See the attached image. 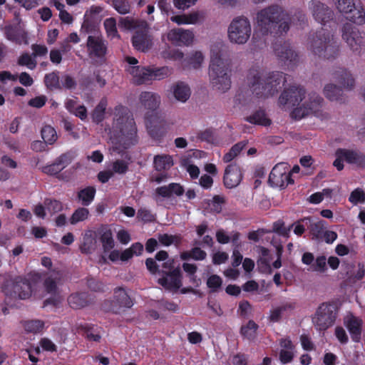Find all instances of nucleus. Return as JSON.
<instances>
[{
	"label": "nucleus",
	"mask_w": 365,
	"mask_h": 365,
	"mask_svg": "<svg viewBox=\"0 0 365 365\" xmlns=\"http://www.w3.org/2000/svg\"><path fill=\"white\" fill-rule=\"evenodd\" d=\"M247 84L252 93L258 98H268L277 93L286 82L285 74L279 71L264 73L259 68L249 70Z\"/></svg>",
	"instance_id": "obj_1"
},
{
	"label": "nucleus",
	"mask_w": 365,
	"mask_h": 365,
	"mask_svg": "<svg viewBox=\"0 0 365 365\" xmlns=\"http://www.w3.org/2000/svg\"><path fill=\"white\" fill-rule=\"evenodd\" d=\"M256 19L257 26L264 35L281 36L286 34L292 22L289 13L277 4L259 11Z\"/></svg>",
	"instance_id": "obj_2"
},
{
	"label": "nucleus",
	"mask_w": 365,
	"mask_h": 365,
	"mask_svg": "<svg viewBox=\"0 0 365 365\" xmlns=\"http://www.w3.org/2000/svg\"><path fill=\"white\" fill-rule=\"evenodd\" d=\"M231 61L220 51H212L209 66V79L212 86L222 93L231 87Z\"/></svg>",
	"instance_id": "obj_3"
},
{
	"label": "nucleus",
	"mask_w": 365,
	"mask_h": 365,
	"mask_svg": "<svg viewBox=\"0 0 365 365\" xmlns=\"http://www.w3.org/2000/svg\"><path fill=\"white\" fill-rule=\"evenodd\" d=\"M310 48L314 55L326 59L334 58L339 53V46L333 35L323 29L312 38Z\"/></svg>",
	"instance_id": "obj_4"
},
{
	"label": "nucleus",
	"mask_w": 365,
	"mask_h": 365,
	"mask_svg": "<svg viewBox=\"0 0 365 365\" xmlns=\"http://www.w3.org/2000/svg\"><path fill=\"white\" fill-rule=\"evenodd\" d=\"M252 26L250 20L243 16L234 18L227 28L229 41L235 44L246 43L250 38Z\"/></svg>",
	"instance_id": "obj_5"
},
{
	"label": "nucleus",
	"mask_w": 365,
	"mask_h": 365,
	"mask_svg": "<svg viewBox=\"0 0 365 365\" xmlns=\"http://www.w3.org/2000/svg\"><path fill=\"white\" fill-rule=\"evenodd\" d=\"M113 129L116 138L120 142H123L124 148L130 145V141L136 133V127L134 119L129 116L122 115L115 118Z\"/></svg>",
	"instance_id": "obj_6"
},
{
	"label": "nucleus",
	"mask_w": 365,
	"mask_h": 365,
	"mask_svg": "<svg viewBox=\"0 0 365 365\" xmlns=\"http://www.w3.org/2000/svg\"><path fill=\"white\" fill-rule=\"evenodd\" d=\"M334 306L330 304H322L313 317V323L319 330H326L331 327L335 320Z\"/></svg>",
	"instance_id": "obj_7"
},
{
	"label": "nucleus",
	"mask_w": 365,
	"mask_h": 365,
	"mask_svg": "<svg viewBox=\"0 0 365 365\" xmlns=\"http://www.w3.org/2000/svg\"><path fill=\"white\" fill-rule=\"evenodd\" d=\"M287 164L280 163L277 164L272 170L268 182L272 187L284 188L289 183H293Z\"/></svg>",
	"instance_id": "obj_8"
},
{
	"label": "nucleus",
	"mask_w": 365,
	"mask_h": 365,
	"mask_svg": "<svg viewBox=\"0 0 365 365\" xmlns=\"http://www.w3.org/2000/svg\"><path fill=\"white\" fill-rule=\"evenodd\" d=\"M305 91L301 87L292 86L284 91L278 99L279 106L283 110L289 109L304 98Z\"/></svg>",
	"instance_id": "obj_9"
},
{
	"label": "nucleus",
	"mask_w": 365,
	"mask_h": 365,
	"mask_svg": "<svg viewBox=\"0 0 365 365\" xmlns=\"http://www.w3.org/2000/svg\"><path fill=\"white\" fill-rule=\"evenodd\" d=\"M32 285L28 279L17 277L12 284L8 285L6 294L14 298L25 299L32 293Z\"/></svg>",
	"instance_id": "obj_10"
},
{
	"label": "nucleus",
	"mask_w": 365,
	"mask_h": 365,
	"mask_svg": "<svg viewBox=\"0 0 365 365\" xmlns=\"http://www.w3.org/2000/svg\"><path fill=\"white\" fill-rule=\"evenodd\" d=\"M323 101V99L316 94L309 96L301 106L293 110L291 115L294 119H301L312 113H317Z\"/></svg>",
	"instance_id": "obj_11"
},
{
	"label": "nucleus",
	"mask_w": 365,
	"mask_h": 365,
	"mask_svg": "<svg viewBox=\"0 0 365 365\" xmlns=\"http://www.w3.org/2000/svg\"><path fill=\"white\" fill-rule=\"evenodd\" d=\"M342 38L353 51H359L364 43L359 31L349 23L345 24L342 28Z\"/></svg>",
	"instance_id": "obj_12"
},
{
	"label": "nucleus",
	"mask_w": 365,
	"mask_h": 365,
	"mask_svg": "<svg viewBox=\"0 0 365 365\" xmlns=\"http://www.w3.org/2000/svg\"><path fill=\"white\" fill-rule=\"evenodd\" d=\"M274 52L278 60L287 66L294 65L299 61L297 53L287 42L275 43Z\"/></svg>",
	"instance_id": "obj_13"
},
{
	"label": "nucleus",
	"mask_w": 365,
	"mask_h": 365,
	"mask_svg": "<svg viewBox=\"0 0 365 365\" xmlns=\"http://www.w3.org/2000/svg\"><path fill=\"white\" fill-rule=\"evenodd\" d=\"M169 41L176 46H190L192 43L195 35L192 31L182 28L173 29L167 34Z\"/></svg>",
	"instance_id": "obj_14"
},
{
	"label": "nucleus",
	"mask_w": 365,
	"mask_h": 365,
	"mask_svg": "<svg viewBox=\"0 0 365 365\" xmlns=\"http://www.w3.org/2000/svg\"><path fill=\"white\" fill-rule=\"evenodd\" d=\"M149 26L147 24L145 28H138L133 36V45L138 51L143 52L149 50L152 46V39L148 34Z\"/></svg>",
	"instance_id": "obj_15"
},
{
	"label": "nucleus",
	"mask_w": 365,
	"mask_h": 365,
	"mask_svg": "<svg viewBox=\"0 0 365 365\" xmlns=\"http://www.w3.org/2000/svg\"><path fill=\"white\" fill-rule=\"evenodd\" d=\"M344 324L349 330L352 340L356 342L359 341L363 324L362 319L351 313H349L344 319Z\"/></svg>",
	"instance_id": "obj_16"
},
{
	"label": "nucleus",
	"mask_w": 365,
	"mask_h": 365,
	"mask_svg": "<svg viewBox=\"0 0 365 365\" xmlns=\"http://www.w3.org/2000/svg\"><path fill=\"white\" fill-rule=\"evenodd\" d=\"M88 52L90 56L103 57L106 55L107 46L101 36H89L87 40Z\"/></svg>",
	"instance_id": "obj_17"
},
{
	"label": "nucleus",
	"mask_w": 365,
	"mask_h": 365,
	"mask_svg": "<svg viewBox=\"0 0 365 365\" xmlns=\"http://www.w3.org/2000/svg\"><path fill=\"white\" fill-rule=\"evenodd\" d=\"M242 178L240 168L236 164H230L227 166L224 175V185L227 188L237 187Z\"/></svg>",
	"instance_id": "obj_18"
},
{
	"label": "nucleus",
	"mask_w": 365,
	"mask_h": 365,
	"mask_svg": "<svg viewBox=\"0 0 365 365\" xmlns=\"http://www.w3.org/2000/svg\"><path fill=\"white\" fill-rule=\"evenodd\" d=\"M140 106L145 110L155 111L160 106V96L151 91H143L138 97Z\"/></svg>",
	"instance_id": "obj_19"
},
{
	"label": "nucleus",
	"mask_w": 365,
	"mask_h": 365,
	"mask_svg": "<svg viewBox=\"0 0 365 365\" xmlns=\"http://www.w3.org/2000/svg\"><path fill=\"white\" fill-rule=\"evenodd\" d=\"M312 14L316 21L325 25L334 19L333 11L321 2L313 3Z\"/></svg>",
	"instance_id": "obj_20"
},
{
	"label": "nucleus",
	"mask_w": 365,
	"mask_h": 365,
	"mask_svg": "<svg viewBox=\"0 0 365 365\" xmlns=\"http://www.w3.org/2000/svg\"><path fill=\"white\" fill-rule=\"evenodd\" d=\"M158 282L165 289L173 292H177L182 285L180 270L179 269H174L165 277L159 279Z\"/></svg>",
	"instance_id": "obj_21"
},
{
	"label": "nucleus",
	"mask_w": 365,
	"mask_h": 365,
	"mask_svg": "<svg viewBox=\"0 0 365 365\" xmlns=\"http://www.w3.org/2000/svg\"><path fill=\"white\" fill-rule=\"evenodd\" d=\"M336 155L339 158H344V160L348 163L365 167V155L361 152L339 148L336 151Z\"/></svg>",
	"instance_id": "obj_22"
},
{
	"label": "nucleus",
	"mask_w": 365,
	"mask_h": 365,
	"mask_svg": "<svg viewBox=\"0 0 365 365\" xmlns=\"http://www.w3.org/2000/svg\"><path fill=\"white\" fill-rule=\"evenodd\" d=\"M127 71L131 75L134 84L141 85L150 81V69L140 66H129Z\"/></svg>",
	"instance_id": "obj_23"
},
{
	"label": "nucleus",
	"mask_w": 365,
	"mask_h": 365,
	"mask_svg": "<svg viewBox=\"0 0 365 365\" xmlns=\"http://www.w3.org/2000/svg\"><path fill=\"white\" fill-rule=\"evenodd\" d=\"M131 306L132 302L126 292L122 288H118L115 290L113 300L108 309L113 312H118L122 307H130Z\"/></svg>",
	"instance_id": "obj_24"
},
{
	"label": "nucleus",
	"mask_w": 365,
	"mask_h": 365,
	"mask_svg": "<svg viewBox=\"0 0 365 365\" xmlns=\"http://www.w3.org/2000/svg\"><path fill=\"white\" fill-rule=\"evenodd\" d=\"M170 91L175 99L181 103H185L191 95L189 86L182 81L173 83L170 87Z\"/></svg>",
	"instance_id": "obj_25"
},
{
	"label": "nucleus",
	"mask_w": 365,
	"mask_h": 365,
	"mask_svg": "<svg viewBox=\"0 0 365 365\" xmlns=\"http://www.w3.org/2000/svg\"><path fill=\"white\" fill-rule=\"evenodd\" d=\"M334 78L336 82L341 87L351 90L355 86V80L351 73L344 68H339L334 73Z\"/></svg>",
	"instance_id": "obj_26"
},
{
	"label": "nucleus",
	"mask_w": 365,
	"mask_h": 365,
	"mask_svg": "<svg viewBox=\"0 0 365 365\" xmlns=\"http://www.w3.org/2000/svg\"><path fill=\"white\" fill-rule=\"evenodd\" d=\"M325 222L317 217H304L294 223L288 228H324Z\"/></svg>",
	"instance_id": "obj_27"
},
{
	"label": "nucleus",
	"mask_w": 365,
	"mask_h": 365,
	"mask_svg": "<svg viewBox=\"0 0 365 365\" xmlns=\"http://www.w3.org/2000/svg\"><path fill=\"white\" fill-rule=\"evenodd\" d=\"M311 235L312 239L326 243H332L337 237L336 232L329 230H312Z\"/></svg>",
	"instance_id": "obj_28"
},
{
	"label": "nucleus",
	"mask_w": 365,
	"mask_h": 365,
	"mask_svg": "<svg viewBox=\"0 0 365 365\" xmlns=\"http://www.w3.org/2000/svg\"><path fill=\"white\" fill-rule=\"evenodd\" d=\"M346 18L356 24H364L365 23V10L359 1L356 3V7L347 14Z\"/></svg>",
	"instance_id": "obj_29"
},
{
	"label": "nucleus",
	"mask_w": 365,
	"mask_h": 365,
	"mask_svg": "<svg viewBox=\"0 0 365 365\" xmlns=\"http://www.w3.org/2000/svg\"><path fill=\"white\" fill-rule=\"evenodd\" d=\"M4 30L6 38L18 43H21V40L26 37L24 31L14 26H6Z\"/></svg>",
	"instance_id": "obj_30"
},
{
	"label": "nucleus",
	"mask_w": 365,
	"mask_h": 365,
	"mask_svg": "<svg viewBox=\"0 0 365 365\" xmlns=\"http://www.w3.org/2000/svg\"><path fill=\"white\" fill-rule=\"evenodd\" d=\"M324 96L331 101H339L342 100V90L335 84H328L324 88Z\"/></svg>",
	"instance_id": "obj_31"
},
{
	"label": "nucleus",
	"mask_w": 365,
	"mask_h": 365,
	"mask_svg": "<svg viewBox=\"0 0 365 365\" xmlns=\"http://www.w3.org/2000/svg\"><path fill=\"white\" fill-rule=\"evenodd\" d=\"M143 250V246L142 244L136 242L132 245V246L120 254V260L123 262L128 261L131 259L133 256H139L142 254Z\"/></svg>",
	"instance_id": "obj_32"
},
{
	"label": "nucleus",
	"mask_w": 365,
	"mask_h": 365,
	"mask_svg": "<svg viewBox=\"0 0 365 365\" xmlns=\"http://www.w3.org/2000/svg\"><path fill=\"white\" fill-rule=\"evenodd\" d=\"M247 121L250 123L267 126L271 124V120L267 117L264 110H259L251 115L247 117Z\"/></svg>",
	"instance_id": "obj_33"
},
{
	"label": "nucleus",
	"mask_w": 365,
	"mask_h": 365,
	"mask_svg": "<svg viewBox=\"0 0 365 365\" xmlns=\"http://www.w3.org/2000/svg\"><path fill=\"white\" fill-rule=\"evenodd\" d=\"M173 165L172 157L170 155H156L154 158V166L158 171L168 170Z\"/></svg>",
	"instance_id": "obj_34"
},
{
	"label": "nucleus",
	"mask_w": 365,
	"mask_h": 365,
	"mask_svg": "<svg viewBox=\"0 0 365 365\" xmlns=\"http://www.w3.org/2000/svg\"><path fill=\"white\" fill-rule=\"evenodd\" d=\"M119 25L123 26L127 29H135L138 28H145L147 26V22L143 20H138L130 19L129 17L120 18L119 20Z\"/></svg>",
	"instance_id": "obj_35"
},
{
	"label": "nucleus",
	"mask_w": 365,
	"mask_h": 365,
	"mask_svg": "<svg viewBox=\"0 0 365 365\" xmlns=\"http://www.w3.org/2000/svg\"><path fill=\"white\" fill-rule=\"evenodd\" d=\"M173 73V69L168 66H163L150 69V81H160L169 77Z\"/></svg>",
	"instance_id": "obj_36"
},
{
	"label": "nucleus",
	"mask_w": 365,
	"mask_h": 365,
	"mask_svg": "<svg viewBox=\"0 0 365 365\" xmlns=\"http://www.w3.org/2000/svg\"><path fill=\"white\" fill-rule=\"evenodd\" d=\"M247 142L245 140L239 142L234 145L228 153H227L223 157V161L225 163H229L237 157L240 153L246 147Z\"/></svg>",
	"instance_id": "obj_37"
},
{
	"label": "nucleus",
	"mask_w": 365,
	"mask_h": 365,
	"mask_svg": "<svg viewBox=\"0 0 365 365\" xmlns=\"http://www.w3.org/2000/svg\"><path fill=\"white\" fill-rule=\"evenodd\" d=\"M68 304L73 309H79L85 307L87 303V296L86 294H73L68 297Z\"/></svg>",
	"instance_id": "obj_38"
},
{
	"label": "nucleus",
	"mask_w": 365,
	"mask_h": 365,
	"mask_svg": "<svg viewBox=\"0 0 365 365\" xmlns=\"http://www.w3.org/2000/svg\"><path fill=\"white\" fill-rule=\"evenodd\" d=\"M258 326L253 321H250L247 324L241 327V334L249 340H252L257 335Z\"/></svg>",
	"instance_id": "obj_39"
},
{
	"label": "nucleus",
	"mask_w": 365,
	"mask_h": 365,
	"mask_svg": "<svg viewBox=\"0 0 365 365\" xmlns=\"http://www.w3.org/2000/svg\"><path fill=\"white\" fill-rule=\"evenodd\" d=\"M95 194L94 187H87L78 192V197L82 201V205L86 206L93 201Z\"/></svg>",
	"instance_id": "obj_40"
},
{
	"label": "nucleus",
	"mask_w": 365,
	"mask_h": 365,
	"mask_svg": "<svg viewBox=\"0 0 365 365\" xmlns=\"http://www.w3.org/2000/svg\"><path fill=\"white\" fill-rule=\"evenodd\" d=\"M336 7L341 13L346 15L356 7V0H334Z\"/></svg>",
	"instance_id": "obj_41"
},
{
	"label": "nucleus",
	"mask_w": 365,
	"mask_h": 365,
	"mask_svg": "<svg viewBox=\"0 0 365 365\" xmlns=\"http://www.w3.org/2000/svg\"><path fill=\"white\" fill-rule=\"evenodd\" d=\"M107 106V101L101 99L99 103L96 106L92 113V118L94 122L99 123L104 118V114Z\"/></svg>",
	"instance_id": "obj_42"
},
{
	"label": "nucleus",
	"mask_w": 365,
	"mask_h": 365,
	"mask_svg": "<svg viewBox=\"0 0 365 365\" xmlns=\"http://www.w3.org/2000/svg\"><path fill=\"white\" fill-rule=\"evenodd\" d=\"M44 83L46 86L50 90L61 88L59 83V77L56 72L46 74L44 77Z\"/></svg>",
	"instance_id": "obj_43"
},
{
	"label": "nucleus",
	"mask_w": 365,
	"mask_h": 365,
	"mask_svg": "<svg viewBox=\"0 0 365 365\" xmlns=\"http://www.w3.org/2000/svg\"><path fill=\"white\" fill-rule=\"evenodd\" d=\"M206 253L200 248H194L190 252H184L180 255V257L183 260H187L190 258L195 260L204 259L206 257Z\"/></svg>",
	"instance_id": "obj_44"
},
{
	"label": "nucleus",
	"mask_w": 365,
	"mask_h": 365,
	"mask_svg": "<svg viewBox=\"0 0 365 365\" xmlns=\"http://www.w3.org/2000/svg\"><path fill=\"white\" fill-rule=\"evenodd\" d=\"M41 137L45 143L48 144H53L57 139L56 130L50 125H46L42 128Z\"/></svg>",
	"instance_id": "obj_45"
},
{
	"label": "nucleus",
	"mask_w": 365,
	"mask_h": 365,
	"mask_svg": "<svg viewBox=\"0 0 365 365\" xmlns=\"http://www.w3.org/2000/svg\"><path fill=\"white\" fill-rule=\"evenodd\" d=\"M225 202V197L222 195H215L212 200H208L207 202L211 211L216 213H219L222 211V206Z\"/></svg>",
	"instance_id": "obj_46"
},
{
	"label": "nucleus",
	"mask_w": 365,
	"mask_h": 365,
	"mask_svg": "<svg viewBox=\"0 0 365 365\" xmlns=\"http://www.w3.org/2000/svg\"><path fill=\"white\" fill-rule=\"evenodd\" d=\"M43 204L46 209L51 214L58 212L63 208L61 202L56 199L46 198L43 201Z\"/></svg>",
	"instance_id": "obj_47"
},
{
	"label": "nucleus",
	"mask_w": 365,
	"mask_h": 365,
	"mask_svg": "<svg viewBox=\"0 0 365 365\" xmlns=\"http://www.w3.org/2000/svg\"><path fill=\"white\" fill-rule=\"evenodd\" d=\"M43 327L44 323L40 320H31L24 323V328L27 332H39L43 329Z\"/></svg>",
	"instance_id": "obj_48"
},
{
	"label": "nucleus",
	"mask_w": 365,
	"mask_h": 365,
	"mask_svg": "<svg viewBox=\"0 0 365 365\" xmlns=\"http://www.w3.org/2000/svg\"><path fill=\"white\" fill-rule=\"evenodd\" d=\"M104 26L108 36L111 38L119 37L116 29V21L114 18L106 19L104 21Z\"/></svg>",
	"instance_id": "obj_49"
},
{
	"label": "nucleus",
	"mask_w": 365,
	"mask_h": 365,
	"mask_svg": "<svg viewBox=\"0 0 365 365\" xmlns=\"http://www.w3.org/2000/svg\"><path fill=\"white\" fill-rule=\"evenodd\" d=\"M309 270L312 272H324L327 270V259L324 256L317 257Z\"/></svg>",
	"instance_id": "obj_50"
},
{
	"label": "nucleus",
	"mask_w": 365,
	"mask_h": 365,
	"mask_svg": "<svg viewBox=\"0 0 365 365\" xmlns=\"http://www.w3.org/2000/svg\"><path fill=\"white\" fill-rule=\"evenodd\" d=\"M88 215V210L86 208L81 207L77 209L72 215L70 221L71 225H75L80 221L86 220Z\"/></svg>",
	"instance_id": "obj_51"
},
{
	"label": "nucleus",
	"mask_w": 365,
	"mask_h": 365,
	"mask_svg": "<svg viewBox=\"0 0 365 365\" xmlns=\"http://www.w3.org/2000/svg\"><path fill=\"white\" fill-rule=\"evenodd\" d=\"M113 5L120 14H126L130 12V5L127 0H113Z\"/></svg>",
	"instance_id": "obj_52"
},
{
	"label": "nucleus",
	"mask_w": 365,
	"mask_h": 365,
	"mask_svg": "<svg viewBox=\"0 0 365 365\" xmlns=\"http://www.w3.org/2000/svg\"><path fill=\"white\" fill-rule=\"evenodd\" d=\"M20 66H26L30 69H34L36 66V61L27 53H23L18 60Z\"/></svg>",
	"instance_id": "obj_53"
},
{
	"label": "nucleus",
	"mask_w": 365,
	"mask_h": 365,
	"mask_svg": "<svg viewBox=\"0 0 365 365\" xmlns=\"http://www.w3.org/2000/svg\"><path fill=\"white\" fill-rule=\"evenodd\" d=\"M159 241L162 245L165 246H169L170 245H177L180 242L181 239L179 236L177 235H169L165 234L159 236Z\"/></svg>",
	"instance_id": "obj_54"
},
{
	"label": "nucleus",
	"mask_w": 365,
	"mask_h": 365,
	"mask_svg": "<svg viewBox=\"0 0 365 365\" xmlns=\"http://www.w3.org/2000/svg\"><path fill=\"white\" fill-rule=\"evenodd\" d=\"M203 60L204 56L200 51H194L190 54L188 62L194 68H197Z\"/></svg>",
	"instance_id": "obj_55"
},
{
	"label": "nucleus",
	"mask_w": 365,
	"mask_h": 365,
	"mask_svg": "<svg viewBox=\"0 0 365 365\" xmlns=\"http://www.w3.org/2000/svg\"><path fill=\"white\" fill-rule=\"evenodd\" d=\"M101 242L105 251L110 250L114 247V240L110 230L102 235Z\"/></svg>",
	"instance_id": "obj_56"
},
{
	"label": "nucleus",
	"mask_w": 365,
	"mask_h": 365,
	"mask_svg": "<svg viewBox=\"0 0 365 365\" xmlns=\"http://www.w3.org/2000/svg\"><path fill=\"white\" fill-rule=\"evenodd\" d=\"M349 200L354 204L364 202H365V193L362 190L357 188L351 192Z\"/></svg>",
	"instance_id": "obj_57"
},
{
	"label": "nucleus",
	"mask_w": 365,
	"mask_h": 365,
	"mask_svg": "<svg viewBox=\"0 0 365 365\" xmlns=\"http://www.w3.org/2000/svg\"><path fill=\"white\" fill-rule=\"evenodd\" d=\"M158 303V307L161 311H168L175 313L179 310L178 304L173 302L160 301Z\"/></svg>",
	"instance_id": "obj_58"
},
{
	"label": "nucleus",
	"mask_w": 365,
	"mask_h": 365,
	"mask_svg": "<svg viewBox=\"0 0 365 365\" xmlns=\"http://www.w3.org/2000/svg\"><path fill=\"white\" fill-rule=\"evenodd\" d=\"M197 137L201 140L206 141L209 143H214L216 140L215 133L210 129L200 132L197 134Z\"/></svg>",
	"instance_id": "obj_59"
},
{
	"label": "nucleus",
	"mask_w": 365,
	"mask_h": 365,
	"mask_svg": "<svg viewBox=\"0 0 365 365\" xmlns=\"http://www.w3.org/2000/svg\"><path fill=\"white\" fill-rule=\"evenodd\" d=\"M137 217L138 220L143 222H152L155 220V215H153L150 210L145 208H140L138 210Z\"/></svg>",
	"instance_id": "obj_60"
},
{
	"label": "nucleus",
	"mask_w": 365,
	"mask_h": 365,
	"mask_svg": "<svg viewBox=\"0 0 365 365\" xmlns=\"http://www.w3.org/2000/svg\"><path fill=\"white\" fill-rule=\"evenodd\" d=\"M222 283V279L215 274L210 276L207 281V287L212 291H216L217 289H219L221 287Z\"/></svg>",
	"instance_id": "obj_61"
},
{
	"label": "nucleus",
	"mask_w": 365,
	"mask_h": 365,
	"mask_svg": "<svg viewBox=\"0 0 365 365\" xmlns=\"http://www.w3.org/2000/svg\"><path fill=\"white\" fill-rule=\"evenodd\" d=\"M63 169V166H61L60 163L56 160L53 164L46 166L43 168V171L49 175H56Z\"/></svg>",
	"instance_id": "obj_62"
},
{
	"label": "nucleus",
	"mask_w": 365,
	"mask_h": 365,
	"mask_svg": "<svg viewBox=\"0 0 365 365\" xmlns=\"http://www.w3.org/2000/svg\"><path fill=\"white\" fill-rule=\"evenodd\" d=\"M128 170V164L123 160H117L113 164V170L116 173L125 174Z\"/></svg>",
	"instance_id": "obj_63"
},
{
	"label": "nucleus",
	"mask_w": 365,
	"mask_h": 365,
	"mask_svg": "<svg viewBox=\"0 0 365 365\" xmlns=\"http://www.w3.org/2000/svg\"><path fill=\"white\" fill-rule=\"evenodd\" d=\"M294 356V349H281L279 359L282 363L287 364L290 362Z\"/></svg>",
	"instance_id": "obj_64"
}]
</instances>
